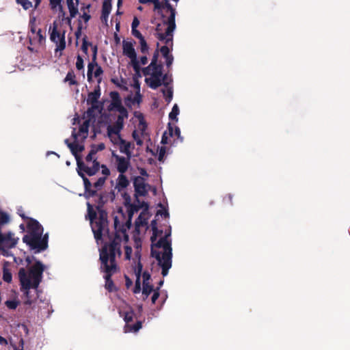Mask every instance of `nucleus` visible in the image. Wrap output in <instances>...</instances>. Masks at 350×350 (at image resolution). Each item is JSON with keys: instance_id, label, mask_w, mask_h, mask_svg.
<instances>
[{"instance_id": "nucleus-1", "label": "nucleus", "mask_w": 350, "mask_h": 350, "mask_svg": "<svg viewBox=\"0 0 350 350\" xmlns=\"http://www.w3.org/2000/svg\"><path fill=\"white\" fill-rule=\"evenodd\" d=\"M88 211L91 228L97 243L99 244L100 241L107 243V239L111 241L109 245L105 243L100 250V267L105 273L104 275L105 288L109 291H113L115 288L110 278L117 270L116 259L120 256V250L123 245L125 259L132 260L133 263V269L135 277L133 293L137 294L142 291L143 299H146L153 292L151 299L152 302L154 304L159 296V288L156 290L153 289L149 272L143 270V265L141 262V245L136 242L135 250L133 254L132 248L126 245L129 240L127 230L131 227L132 214L129 213L128 215H126L121 210L114 214L115 235L111 239L107 228V213L98 208L97 212H95L90 203H88Z\"/></svg>"}, {"instance_id": "nucleus-2", "label": "nucleus", "mask_w": 350, "mask_h": 350, "mask_svg": "<svg viewBox=\"0 0 350 350\" xmlns=\"http://www.w3.org/2000/svg\"><path fill=\"white\" fill-rule=\"evenodd\" d=\"M88 137L82 138L79 135V128L72 127V137L70 139H66L65 143L70 150L72 154L75 157L77 163V172L82 177L85 189H89L92 187V180H89L85 176H93L98 171L100 165L96 161V153L94 150H90L85 157V161L81 160L79 154L84 149L83 142Z\"/></svg>"}, {"instance_id": "nucleus-3", "label": "nucleus", "mask_w": 350, "mask_h": 350, "mask_svg": "<svg viewBox=\"0 0 350 350\" xmlns=\"http://www.w3.org/2000/svg\"><path fill=\"white\" fill-rule=\"evenodd\" d=\"M100 96V89H94L93 92L88 94L87 98V103L91 105V107L84 113L82 117L77 116L73 118L72 125L79 128V135L82 138L88 136L90 129L96 133L97 129L103 126L104 120L107 118L102 113L101 104L98 102Z\"/></svg>"}, {"instance_id": "nucleus-4", "label": "nucleus", "mask_w": 350, "mask_h": 350, "mask_svg": "<svg viewBox=\"0 0 350 350\" xmlns=\"http://www.w3.org/2000/svg\"><path fill=\"white\" fill-rule=\"evenodd\" d=\"M151 228L152 235L151 236V253L154 257L158 264L162 268V275L165 276L168 273V270L172 267V247L171 228L165 231V234L162 230H159L157 227L156 220L151 221Z\"/></svg>"}, {"instance_id": "nucleus-5", "label": "nucleus", "mask_w": 350, "mask_h": 350, "mask_svg": "<svg viewBox=\"0 0 350 350\" xmlns=\"http://www.w3.org/2000/svg\"><path fill=\"white\" fill-rule=\"evenodd\" d=\"M110 95L111 103L109 106V109L118 111L119 115L114 124L107 126V135L111 143L116 145L122 153L125 154L126 157H131L133 155V149L134 148L133 144L124 140L120 135V132L123 127L124 120L128 117L127 111L122 105L121 100L118 92H111Z\"/></svg>"}, {"instance_id": "nucleus-6", "label": "nucleus", "mask_w": 350, "mask_h": 350, "mask_svg": "<svg viewBox=\"0 0 350 350\" xmlns=\"http://www.w3.org/2000/svg\"><path fill=\"white\" fill-rule=\"evenodd\" d=\"M164 16L165 14L167 19H164L162 23H158L156 32L157 38L160 42H163L165 45L162 46L160 51L162 55L165 58V64L170 66L173 62V57L170 54L172 46L173 31L175 29V10L168 3L162 8V12L157 13Z\"/></svg>"}, {"instance_id": "nucleus-7", "label": "nucleus", "mask_w": 350, "mask_h": 350, "mask_svg": "<svg viewBox=\"0 0 350 350\" xmlns=\"http://www.w3.org/2000/svg\"><path fill=\"white\" fill-rule=\"evenodd\" d=\"M45 266L40 261H36L29 269L21 268L18 271V278L21 290L29 299V290H36L42 281Z\"/></svg>"}, {"instance_id": "nucleus-8", "label": "nucleus", "mask_w": 350, "mask_h": 350, "mask_svg": "<svg viewBox=\"0 0 350 350\" xmlns=\"http://www.w3.org/2000/svg\"><path fill=\"white\" fill-rule=\"evenodd\" d=\"M159 56L158 51L154 53L151 63L143 70L145 81L150 88H158L159 86H168L172 82L170 76L163 75L161 72L162 66L157 63Z\"/></svg>"}, {"instance_id": "nucleus-9", "label": "nucleus", "mask_w": 350, "mask_h": 350, "mask_svg": "<svg viewBox=\"0 0 350 350\" xmlns=\"http://www.w3.org/2000/svg\"><path fill=\"white\" fill-rule=\"evenodd\" d=\"M67 28L72 29L71 19L64 14L59 16L49 28L50 40L55 44L56 51L66 47L65 33Z\"/></svg>"}, {"instance_id": "nucleus-10", "label": "nucleus", "mask_w": 350, "mask_h": 350, "mask_svg": "<svg viewBox=\"0 0 350 350\" xmlns=\"http://www.w3.org/2000/svg\"><path fill=\"white\" fill-rule=\"evenodd\" d=\"M28 234L25 235L23 240L29 245L32 250H36V252H40L47 247L48 237L44 235L42 237L43 228L40 224L33 219H31L27 224Z\"/></svg>"}, {"instance_id": "nucleus-11", "label": "nucleus", "mask_w": 350, "mask_h": 350, "mask_svg": "<svg viewBox=\"0 0 350 350\" xmlns=\"http://www.w3.org/2000/svg\"><path fill=\"white\" fill-rule=\"evenodd\" d=\"M123 55L130 59V64L133 68H137V53L135 49V42L131 40L122 41Z\"/></svg>"}, {"instance_id": "nucleus-12", "label": "nucleus", "mask_w": 350, "mask_h": 350, "mask_svg": "<svg viewBox=\"0 0 350 350\" xmlns=\"http://www.w3.org/2000/svg\"><path fill=\"white\" fill-rule=\"evenodd\" d=\"M120 314L123 317L124 320L126 323L124 330L125 333L129 332H137L142 327V323L140 321L137 322L133 325H131L130 323L133 321L134 317V312L133 310H129L126 312L120 311Z\"/></svg>"}, {"instance_id": "nucleus-13", "label": "nucleus", "mask_w": 350, "mask_h": 350, "mask_svg": "<svg viewBox=\"0 0 350 350\" xmlns=\"http://www.w3.org/2000/svg\"><path fill=\"white\" fill-rule=\"evenodd\" d=\"M101 172L102 176L98 177L97 180L94 178H92L90 180H92V187L89 189H85L91 192L92 194L96 192L97 190L100 189L101 187L104 185L107 177L109 175L110 172L109 170L107 167L106 165H101Z\"/></svg>"}, {"instance_id": "nucleus-14", "label": "nucleus", "mask_w": 350, "mask_h": 350, "mask_svg": "<svg viewBox=\"0 0 350 350\" xmlns=\"http://www.w3.org/2000/svg\"><path fill=\"white\" fill-rule=\"evenodd\" d=\"M103 70L98 64L93 61L88 64V79L90 81L99 83L102 80Z\"/></svg>"}, {"instance_id": "nucleus-15", "label": "nucleus", "mask_w": 350, "mask_h": 350, "mask_svg": "<svg viewBox=\"0 0 350 350\" xmlns=\"http://www.w3.org/2000/svg\"><path fill=\"white\" fill-rule=\"evenodd\" d=\"M136 196H145L150 189L145 178L137 176L133 181Z\"/></svg>"}, {"instance_id": "nucleus-16", "label": "nucleus", "mask_w": 350, "mask_h": 350, "mask_svg": "<svg viewBox=\"0 0 350 350\" xmlns=\"http://www.w3.org/2000/svg\"><path fill=\"white\" fill-rule=\"evenodd\" d=\"M112 156L115 159V164L117 170L121 174L126 172L130 166L131 157L119 156L113 152H112Z\"/></svg>"}, {"instance_id": "nucleus-17", "label": "nucleus", "mask_w": 350, "mask_h": 350, "mask_svg": "<svg viewBox=\"0 0 350 350\" xmlns=\"http://www.w3.org/2000/svg\"><path fill=\"white\" fill-rule=\"evenodd\" d=\"M146 128V125L143 118L139 119L137 129L133 132V137L137 146H141L143 144Z\"/></svg>"}, {"instance_id": "nucleus-18", "label": "nucleus", "mask_w": 350, "mask_h": 350, "mask_svg": "<svg viewBox=\"0 0 350 350\" xmlns=\"http://www.w3.org/2000/svg\"><path fill=\"white\" fill-rule=\"evenodd\" d=\"M149 217L148 213L146 210H144L135 221V230L139 233L142 231H146L148 228V219Z\"/></svg>"}, {"instance_id": "nucleus-19", "label": "nucleus", "mask_w": 350, "mask_h": 350, "mask_svg": "<svg viewBox=\"0 0 350 350\" xmlns=\"http://www.w3.org/2000/svg\"><path fill=\"white\" fill-rule=\"evenodd\" d=\"M141 3L147 5L149 8H152L156 13L162 12V8L167 5V0H139Z\"/></svg>"}, {"instance_id": "nucleus-20", "label": "nucleus", "mask_w": 350, "mask_h": 350, "mask_svg": "<svg viewBox=\"0 0 350 350\" xmlns=\"http://www.w3.org/2000/svg\"><path fill=\"white\" fill-rule=\"evenodd\" d=\"M111 10V0H104L102 6L101 21L108 26V18Z\"/></svg>"}, {"instance_id": "nucleus-21", "label": "nucleus", "mask_w": 350, "mask_h": 350, "mask_svg": "<svg viewBox=\"0 0 350 350\" xmlns=\"http://www.w3.org/2000/svg\"><path fill=\"white\" fill-rule=\"evenodd\" d=\"M142 100L139 92H137L135 95L127 96L124 100L125 105L129 107H133L135 105H139Z\"/></svg>"}, {"instance_id": "nucleus-22", "label": "nucleus", "mask_w": 350, "mask_h": 350, "mask_svg": "<svg viewBox=\"0 0 350 350\" xmlns=\"http://www.w3.org/2000/svg\"><path fill=\"white\" fill-rule=\"evenodd\" d=\"M67 5L71 18H75L79 11V0H67Z\"/></svg>"}, {"instance_id": "nucleus-23", "label": "nucleus", "mask_w": 350, "mask_h": 350, "mask_svg": "<svg viewBox=\"0 0 350 350\" xmlns=\"http://www.w3.org/2000/svg\"><path fill=\"white\" fill-rule=\"evenodd\" d=\"M20 301L18 299V297L16 294V293H14V297L12 299L7 300L5 302V306L11 310H15L18 306L19 305Z\"/></svg>"}, {"instance_id": "nucleus-24", "label": "nucleus", "mask_w": 350, "mask_h": 350, "mask_svg": "<svg viewBox=\"0 0 350 350\" xmlns=\"http://www.w3.org/2000/svg\"><path fill=\"white\" fill-rule=\"evenodd\" d=\"M3 279L7 283H10L12 280V274L11 270L8 267L5 263L3 269Z\"/></svg>"}, {"instance_id": "nucleus-25", "label": "nucleus", "mask_w": 350, "mask_h": 350, "mask_svg": "<svg viewBox=\"0 0 350 350\" xmlns=\"http://www.w3.org/2000/svg\"><path fill=\"white\" fill-rule=\"evenodd\" d=\"M168 131L170 137H176L178 139L180 138V130L176 126H173L171 123L168 124Z\"/></svg>"}, {"instance_id": "nucleus-26", "label": "nucleus", "mask_w": 350, "mask_h": 350, "mask_svg": "<svg viewBox=\"0 0 350 350\" xmlns=\"http://www.w3.org/2000/svg\"><path fill=\"white\" fill-rule=\"evenodd\" d=\"M179 112H180V110H179L178 106L177 105V104H175L173 106L172 111L169 114V118L171 120H173V121H175L176 122H177L178 120V116L179 114Z\"/></svg>"}, {"instance_id": "nucleus-27", "label": "nucleus", "mask_w": 350, "mask_h": 350, "mask_svg": "<svg viewBox=\"0 0 350 350\" xmlns=\"http://www.w3.org/2000/svg\"><path fill=\"white\" fill-rule=\"evenodd\" d=\"M118 187L119 188H125L129 185V180L126 178V177L124 175V174H120L118 178V182H117Z\"/></svg>"}, {"instance_id": "nucleus-28", "label": "nucleus", "mask_w": 350, "mask_h": 350, "mask_svg": "<svg viewBox=\"0 0 350 350\" xmlns=\"http://www.w3.org/2000/svg\"><path fill=\"white\" fill-rule=\"evenodd\" d=\"M51 8L55 12H61L62 9V0H50Z\"/></svg>"}, {"instance_id": "nucleus-29", "label": "nucleus", "mask_w": 350, "mask_h": 350, "mask_svg": "<svg viewBox=\"0 0 350 350\" xmlns=\"http://www.w3.org/2000/svg\"><path fill=\"white\" fill-rule=\"evenodd\" d=\"M137 68H133L135 72V74L137 75H139V72H140V67L142 65H145L148 63V59L146 56H142L140 57L139 59H137Z\"/></svg>"}, {"instance_id": "nucleus-30", "label": "nucleus", "mask_w": 350, "mask_h": 350, "mask_svg": "<svg viewBox=\"0 0 350 350\" xmlns=\"http://www.w3.org/2000/svg\"><path fill=\"white\" fill-rule=\"evenodd\" d=\"M163 94L165 96V101L169 103L172 100L173 92L172 89H162Z\"/></svg>"}, {"instance_id": "nucleus-31", "label": "nucleus", "mask_w": 350, "mask_h": 350, "mask_svg": "<svg viewBox=\"0 0 350 350\" xmlns=\"http://www.w3.org/2000/svg\"><path fill=\"white\" fill-rule=\"evenodd\" d=\"M65 82L68 85H72L75 84V75L72 72H68L65 78Z\"/></svg>"}, {"instance_id": "nucleus-32", "label": "nucleus", "mask_w": 350, "mask_h": 350, "mask_svg": "<svg viewBox=\"0 0 350 350\" xmlns=\"http://www.w3.org/2000/svg\"><path fill=\"white\" fill-rule=\"evenodd\" d=\"M16 2L21 5L25 10H28L32 7V3L29 0H16Z\"/></svg>"}, {"instance_id": "nucleus-33", "label": "nucleus", "mask_w": 350, "mask_h": 350, "mask_svg": "<svg viewBox=\"0 0 350 350\" xmlns=\"http://www.w3.org/2000/svg\"><path fill=\"white\" fill-rule=\"evenodd\" d=\"M139 43L140 46V50L142 53H146L148 50V46L147 45V43L144 39V38L139 40Z\"/></svg>"}, {"instance_id": "nucleus-34", "label": "nucleus", "mask_w": 350, "mask_h": 350, "mask_svg": "<svg viewBox=\"0 0 350 350\" xmlns=\"http://www.w3.org/2000/svg\"><path fill=\"white\" fill-rule=\"evenodd\" d=\"M105 148V146L103 143H100L97 145H94L92 146L91 150H94V152L96 154L98 151H101Z\"/></svg>"}, {"instance_id": "nucleus-35", "label": "nucleus", "mask_w": 350, "mask_h": 350, "mask_svg": "<svg viewBox=\"0 0 350 350\" xmlns=\"http://www.w3.org/2000/svg\"><path fill=\"white\" fill-rule=\"evenodd\" d=\"M34 40H37L38 42L40 44H42L43 41L44 40V38L41 34V31L39 30L36 34L35 37L33 38Z\"/></svg>"}, {"instance_id": "nucleus-36", "label": "nucleus", "mask_w": 350, "mask_h": 350, "mask_svg": "<svg viewBox=\"0 0 350 350\" xmlns=\"http://www.w3.org/2000/svg\"><path fill=\"white\" fill-rule=\"evenodd\" d=\"M159 216L164 217L166 218L169 217V213L167 212V210L161 209L157 211L156 217H159Z\"/></svg>"}, {"instance_id": "nucleus-37", "label": "nucleus", "mask_w": 350, "mask_h": 350, "mask_svg": "<svg viewBox=\"0 0 350 350\" xmlns=\"http://www.w3.org/2000/svg\"><path fill=\"white\" fill-rule=\"evenodd\" d=\"M76 67L78 70H81L83 68V60L80 56L77 58Z\"/></svg>"}, {"instance_id": "nucleus-38", "label": "nucleus", "mask_w": 350, "mask_h": 350, "mask_svg": "<svg viewBox=\"0 0 350 350\" xmlns=\"http://www.w3.org/2000/svg\"><path fill=\"white\" fill-rule=\"evenodd\" d=\"M169 133L165 132L162 136L161 139V143L163 144H168L170 142L169 138H170Z\"/></svg>"}, {"instance_id": "nucleus-39", "label": "nucleus", "mask_w": 350, "mask_h": 350, "mask_svg": "<svg viewBox=\"0 0 350 350\" xmlns=\"http://www.w3.org/2000/svg\"><path fill=\"white\" fill-rule=\"evenodd\" d=\"M131 31H132L133 36H134L135 38H138L139 40L144 38L143 36L142 35V33L137 29H132Z\"/></svg>"}, {"instance_id": "nucleus-40", "label": "nucleus", "mask_w": 350, "mask_h": 350, "mask_svg": "<svg viewBox=\"0 0 350 350\" xmlns=\"http://www.w3.org/2000/svg\"><path fill=\"white\" fill-rule=\"evenodd\" d=\"M139 25V21L137 19V18L135 17L132 22L131 29H137Z\"/></svg>"}, {"instance_id": "nucleus-41", "label": "nucleus", "mask_w": 350, "mask_h": 350, "mask_svg": "<svg viewBox=\"0 0 350 350\" xmlns=\"http://www.w3.org/2000/svg\"><path fill=\"white\" fill-rule=\"evenodd\" d=\"M165 150L163 147H161L159 150V157H158V159L161 161L163 160V158L165 155Z\"/></svg>"}, {"instance_id": "nucleus-42", "label": "nucleus", "mask_w": 350, "mask_h": 350, "mask_svg": "<svg viewBox=\"0 0 350 350\" xmlns=\"http://www.w3.org/2000/svg\"><path fill=\"white\" fill-rule=\"evenodd\" d=\"M81 18L85 22H87L90 18V16L88 14L84 12L83 14L81 16Z\"/></svg>"}, {"instance_id": "nucleus-43", "label": "nucleus", "mask_w": 350, "mask_h": 350, "mask_svg": "<svg viewBox=\"0 0 350 350\" xmlns=\"http://www.w3.org/2000/svg\"><path fill=\"white\" fill-rule=\"evenodd\" d=\"M126 278V286L127 288H129L132 285V280L128 278L126 275L125 276Z\"/></svg>"}, {"instance_id": "nucleus-44", "label": "nucleus", "mask_w": 350, "mask_h": 350, "mask_svg": "<svg viewBox=\"0 0 350 350\" xmlns=\"http://www.w3.org/2000/svg\"><path fill=\"white\" fill-rule=\"evenodd\" d=\"M139 174L141 175L140 176L144 177V178L145 176H148L146 171L143 168L139 169Z\"/></svg>"}, {"instance_id": "nucleus-45", "label": "nucleus", "mask_w": 350, "mask_h": 350, "mask_svg": "<svg viewBox=\"0 0 350 350\" xmlns=\"http://www.w3.org/2000/svg\"><path fill=\"white\" fill-rule=\"evenodd\" d=\"M0 344L2 345H8V341L5 338L0 336Z\"/></svg>"}, {"instance_id": "nucleus-46", "label": "nucleus", "mask_w": 350, "mask_h": 350, "mask_svg": "<svg viewBox=\"0 0 350 350\" xmlns=\"http://www.w3.org/2000/svg\"><path fill=\"white\" fill-rule=\"evenodd\" d=\"M82 50L85 53H87V51H88V45L86 44L85 41H83V46H82Z\"/></svg>"}, {"instance_id": "nucleus-47", "label": "nucleus", "mask_w": 350, "mask_h": 350, "mask_svg": "<svg viewBox=\"0 0 350 350\" xmlns=\"http://www.w3.org/2000/svg\"><path fill=\"white\" fill-rule=\"evenodd\" d=\"M81 29H79L75 32V36H76V38H77V40H79V36H81Z\"/></svg>"}, {"instance_id": "nucleus-48", "label": "nucleus", "mask_w": 350, "mask_h": 350, "mask_svg": "<svg viewBox=\"0 0 350 350\" xmlns=\"http://www.w3.org/2000/svg\"><path fill=\"white\" fill-rule=\"evenodd\" d=\"M139 86H140V83L137 80H135V84H134V88H139Z\"/></svg>"}, {"instance_id": "nucleus-49", "label": "nucleus", "mask_w": 350, "mask_h": 350, "mask_svg": "<svg viewBox=\"0 0 350 350\" xmlns=\"http://www.w3.org/2000/svg\"><path fill=\"white\" fill-rule=\"evenodd\" d=\"M18 214H19V215H20L21 217H23V218H24V219H25V217L24 214H23V213H22L21 210V209H18Z\"/></svg>"}, {"instance_id": "nucleus-50", "label": "nucleus", "mask_w": 350, "mask_h": 350, "mask_svg": "<svg viewBox=\"0 0 350 350\" xmlns=\"http://www.w3.org/2000/svg\"><path fill=\"white\" fill-rule=\"evenodd\" d=\"M40 2V0H36V6H37Z\"/></svg>"}, {"instance_id": "nucleus-51", "label": "nucleus", "mask_w": 350, "mask_h": 350, "mask_svg": "<svg viewBox=\"0 0 350 350\" xmlns=\"http://www.w3.org/2000/svg\"><path fill=\"white\" fill-rule=\"evenodd\" d=\"M26 260L27 261V262H28V263H30V262H31V259H30V258H29V257H27V258H26Z\"/></svg>"}, {"instance_id": "nucleus-52", "label": "nucleus", "mask_w": 350, "mask_h": 350, "mask_svg": "<svg viewBox=\"0 0 350 350\" xmlns=\"http://www.w3.org/2000/svg\"><path fill=\"white\" fill-rule=\"evenodd\" d=\"M122 3V0H118V6L119 7Z\"/></svg>"}, {"instance_id": "nucleus-53", "label": "nucleus", "mask_w": 350, "mask_h": 350, "mask_svg": "<svg viewBox=\"0 0 350 350\" xmlns=\"http://www.w3.org/2000/svg\"><path fill=\"white\" fill-rule=\"evenodd\" d=\"M137 9H138L139 10H141V11H142V10H143V8H142V6H139V7L137 8Z\"/></svg>"}, {"instance_id": "nucleus-54", "label": "nucleus", "mask_w": 350, "mask_h": 350, "mask_svg": "<svg viewBox=\"0 0 350 350\" xmlns=\"http://www.w3.org/2000/svg\"><path fill=\"white\" fill-rule=\"evenodd\" d=\"M163 284V281H160L159 282V286H161Z\"/></svg>"}, {"instance_id": "nucleus-55", "label": "nucleus", "mask_w": 350, "mask_h": 350, "mask_svg": "<svg viewBox=\"0 0 350 350\" xmlns=\"http://www.w3.org/2000/svg\"><path fill=\"white\" fill-rule=\"evenodd\" d=\"M53 154H55V155H57V157H59V154H57V153L52 152Z\"/></svg>"}, {"instance_id": "nucleus-56", "label": "nucleus", "mask_w": 350, "mask_h": 350, "mask_svg": "<svg viewBox=\"0 0 350 350\" xmlns=\"http://www.w3.org/2000/svg\"><path fill=\"white\" fill-rule=\"evenodd\" d=\"M53 154H55V155H57V157H59V154H57V153L52 152Z\"/></svg>"}, {"instance_id": "nucleus-57", "label": "nucleus", "mask_w": 350, "mask_h": 350, "mask_svg": "<svg viewBox=\"0 0 350 350\" xmlns=\"http://www.w3.org/2000/svg\"><path fill=\"white\" fill-rule=\"evenodd\" d=\"M228 198H229V200H231V198H232L231 196H229Z\"/></svg>"}]
</instances>
